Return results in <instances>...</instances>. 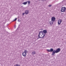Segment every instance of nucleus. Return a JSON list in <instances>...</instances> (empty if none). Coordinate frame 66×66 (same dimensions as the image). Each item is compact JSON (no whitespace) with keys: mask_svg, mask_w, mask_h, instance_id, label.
<instances>
[{"mask_svg":"<svg viewBox=\"0 0 66 66\" xmlns=\"http://www.w3.org/2000/svg\"><path fill=\"white\" fill-rule=\"evenodd\" d=\"M51 19V21L50 22V25H52L53 23V21L55 20V18L54 17H52Z\"/></svg>","mask_w":66,"mask_h":66,"instance_id":"f257e3e1","label":"nucleus"},{"mask_svg":"<svg viewBox=\"0 0 66 66\" xmlns=\"http://www.w3.org/2000/svg\"><path fill=\"white\" fill-rule=\"evenodd\" d=\"M28 52V51L27 50H25L24 52L22 53V55L23 56L26 57V55H27V53Z\"/></svg>","mask_w":66,"mask_h":66,"instance_id":"f03ea898","label":"nucleus"},{"mask_svg":"<svg viewBox=\"0 0 66 66\" xmlns=\"http://www.w3.org/2000/svg\"><path fill=\"white\" fill-rule=\"evenodd\" d=\"M41 33H43V31H40L39 32V34L38 36L39 37L38 38H44L45 36V35H44L42 37H40V34Z\"/></svg>","mask_w":66,"mask_h":66,"instance_id":"7ed1b4c3","label":"nucleus"},{"mask_svg":"<svg viewBox=\"0 0 66 66\" xmlns=\"http://www.w3.org/2000/svg\"><path fill=\"white\" fill-rule=\"evenodd\" d=\"M66 8L65 7H63L61 8V11L62 12H64L65 11Z\"/></svg>","mask_w":66,"mask_h":66,"instance_id":"20e7f679","label":"nucleus"},{"mask_svg":"<svg viewBox=\"0 0 66 66\" xmlns=\"http://www.w3.org/2000/svg\"><path fill=\"white\" fill-rule=\"evenodd\" d=\"M61 51V49L60 48H58L56 50V53H58V52H59L60 51Z\"/></svg>","mask_w":66,"mask_h":66,"instance_id":"39448f33","label":"nucleus"},{"mask_svg":"<svg viewBox=\"0 0 66 66\" xmlns=\"http://www.w3.org/2000/svg\"><path fill=\"white\" fill-rule=\"evenodd\" d=\"M62 22V21L61 20H59L58 21V23L59 25H60Z\"/></svg>","mask_w":66,"mask_h":66,"instance_id":"423d86ee","label":"nucleus"},{"mask_svg":"<svg viewBox=\"0 0 66 66\" xmlns=\"http://www.w3.org/2000/svg\"><path fill=\"white\" fill-rule=\"evenodd\" d=\"M29 11L28 10H25V13L26 15H27L29 14Z\"/></svg>","mask_w":66,"mask_h":66,"instance_id":"0eeeda50","label":"nucleus"},{"mask_svg":"<svg viewBox=\"0 0 66 66\" xmlns=\"http://www.w3.org/2000/svg\"><path fill=\"white\" fill-rule=\"evenodd\" d=\"M56 50L55 51V50H54L53 51V52L52 53V55H54L55 54V53H56Z\"/></svg>","mask_w":66,"mask_h":66,"instance_id":"6e6552de","label":"nucleus"},{"mask_svg":"<svg viewBox=\"0 0 66 66\" xmlns=\"http://www.w3.org/2000/svg\"><path fill=\"white\" fill-rule=\"evenodd\" d=\"M43 33H44V34H46V33L47 32V30H44L43 31Z\"/></svg>","mask_w":66,"mask_h":66,"instance_id":"1a4fd4ad","label":"nucleus"},{"mask_svg":"<svg viewBox=\"0 0 66 66\" xmlns=\"http://www.w3.org/2000/svg\"><path fill=\"white\" fill-rule=\"evenodd\" d=\"M32 53L33 55H34L36 54V52L35 51H33L32 52Z\"/></svg>","mask_w":66,"mask_h":66,"instance_id":"9d476101","label":"nucleus"},{"mask_svg":"<svg viewBox=\"0 0 66 66\" xmlns=\"http://www.w3.org/2000/svg\"><path fill=\"white\" fill-rule=\"evenodd\" d=\"M22 4H24V5H26L27 4V2H24V3H22Z\"/></svg>","mask_w":66,"mask_h":66,"instance_id":"9b49d317","label":"nucleus"},{"mask_svg":"<svg viewBox=\"0 0 66 66\" xmlns=\"http://www.w3.org/2000/svg\"><path fill=\"white\" fill-rule=\"evenodd\" d=\"M50 51L51 52H53V48H51Z\"/></svg>","mask_w":66,"mask_h":66,"instance_id":"f8f14e48","label":"nucleus"},{"mask_svg":"<svg viewBox=\"0 0 66 66\" xmlns=\"http://www.w3.org/2000/svg\"><path fill=\"white\" fill-rule=\"evenodd\" d=\"M14 66H20L19 65H18V64H16L14 65Z\"/></svg>","mask_w":66,"mask_h":66,"instance_id":"ddd939ff","label":"nucleus"},{"mask_svg":"<svg viewBox=\"0 0 66 66\" xmlns=\"http://www.w3.org/2000/svg\"><path fill=\"white\" fill-rule=\"evenodd\" d=\"M47 51L48 52H50V50H47Z\"/></svg>","mask_w":66,"mask_h":66,"instance_id":"4468645a","label":"nucleus"},{"mask_svg":"<svg viewBox=\"0 0 66 66\" xmlns=\"http://www.w3.org/2000/svg\"><path fill=\"white\" fill-rule=\"evenodd\" d=\"M27 2L28 3V4H30V3L31 2L30 1H28Z\"/></svg>","mask_w":66,"mask_h":66,"instance_id":"2eb2a0df","label":"nucleus"},{"mask_svg":"<svg viewBox=\"0 0 66 66\" xmlns=\"http://www.w3.org/2000/svg\"><path fill=\"white\" fill-rule=\"evenodd\" d=\"M17 20V18H16L14 20V21H16V20Z\"/></svg>","mask_w":66,"mask_h":66,"instance_id":"dca6fc26","label":"nucleus"},{"mask_svg":"<svg viewBox=\"0 0 66 66\" xmlns=\"http://www.w3.org/2000/svg\"><path fill=\"white\" fill-rule=\"evenodd\" d=\"M25 14V13H22V15H24V14Z\"/></svg>","mask_w":66,"mask_h":66,"instance_id":"f3484780","label":"nucleus"},{"mask_svg":"<svg viewBox=\"0 0 66 66\" xmlns=\"http://www.w3.org/2000/svg\"><path fill=\"white\" fill-rule=\"evenodd\" d=\"M52 5H48V6H49V7H50Z\"/></svg>","mask_w":66,"mask_h":66,"instance_id":"a211bd4d","label":"nucleus"},{"mask_svg":"<svg viewBox=\"0 0 66 66\" xmlns=\"http://www.w3.org/2000/svg\"><path fill=\"white\" fill-rule=\"evenodd\" d=\"M18 22H20V20H19V19L18 20Z\"/></svg>","mask_w":66,"mask_h":66,"instance_id":"6ab92c4d","label":"nucleus"},{"mask_svg":"<svg viewBox=\"0 0 66 66\" xmlns=\"http://www.w3.org/2000/svg\"><path fill=\"white\" fill-rule=\"evenodd\" d=\"M42 33V35H43L44 34V33H43H43Z\"/></svg>","mask_w":66,"mask_h":66,"instance_id":"aec40b11","label":"nucleus"},{"mask_svg":"<svg viewBox=\"0 0 66 66\" xmlns=\"http://www.w3.org/2000/svg\"><path fill=\"white\" fill-rule=\"evenodd\" d=\"M14 28H15H15H16V26H15L14 27Z\"/></svg>","mask_w":66,"mask_h":66,"instance_id":"412c9836","label":"nucleus"},{"mask_svg":"<svg viewBox=\"0 0 66 66\" xmlns=\"http://www.w3.org/2000/svg\"><path fill=\"white\" fill-rule=\"evenodd\" d=\"M40 35V34L39 35Z\"/></svg>","mask_w":66,"mask_h":66,"instance_id":"4be33fe9","label":"nucleus"},{"mask_svg":"<svg viewBox=\"0 0 66 66\" xmlns=\"http://www.w3.org/2000/svg\"><path fill=\"white\" fill-rule=\"evenodd\" d=\"M42 35H41V36H42Z\"/></svg>","mask_w":66,"mask_h":66,"instance_id":"5701e85b","label":"nucleus"}]
</instances>
